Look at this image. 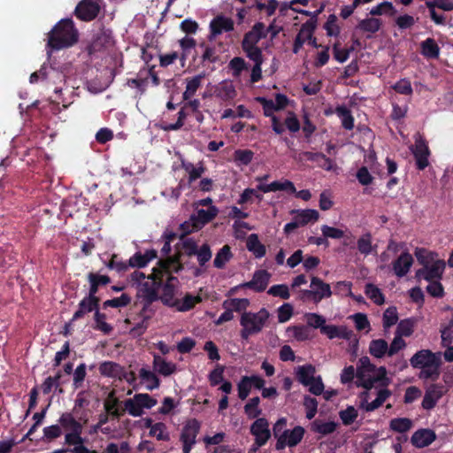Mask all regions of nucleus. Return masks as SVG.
Instances as JSON below:
<instances>
[{"mask_svg":"<svg viewBox=\"0 0 453 453\" xmlns=\"http://www.w3.org/2000/svg\"><path fill=\"white\" fill-rule=\"evenodd\" d=\"M180 256L169 257L166 259H161L157 266L153 268L152 273L147 279L137 286V296L142 299L145 304H150L157 300V289L162 285L165 274L169 273H178L182 269L179 261Z\"/></svg>","mask_w":453,"mask_h":453,"instance_id":"f257e3e1","label":"nucleus"},{"mask_svg":"<svg viewBox=\"0 0 453 453\" xmlns=\"http://www.w3.org/2000/svg\"><path fill=\"white\" fill-rule=\"evenodd\" d=\"M357 385L370 389L376 384L386 387L389 384L387 371L384 367H377L371 363L368 357L359 358L357 366Z\"/></svg>","mask_w":453,"mask_h":453,"instance_id":"f03ea898","label":"nucleus"},{"mask_svg":"<svg viewBox=\"0 0 453 453\" xmlns=\"http://www.w3.org/2000/svg\"><path fill=\"white\" fill-rule=\"evenodd\" d=\"M78 40V31L73 20H60L49 33L47 47L50 50H61L73 45Z\"/></svg>","mask_w":453,"mask_h":453,"instance_id":"7ed1b4c3","label":"nucleus"},{"mask_svg":"<svg viewBox=\"0 0 453 453\" xmlns=\"http://www.w3.org/2000/svg\"><path fill=\"white\" fill-rule=\"evenodd\" d=\"M269 319V312L262 308L257 312L244 311L242 313L241 337L247 340L250 335L260 333Z\"/></svg>","mask_w":453,"mask_h":453,"instance_id":"20e7f679","label":"nucleus"},{"mask_svg":"<svg viewBox=\"0 0 453 453\" xmlns=\"http://www.w3.org/2000/svg\"><path fill=\"white\" fill-rule=\"evenodd\" d=\"M189 219L180 225L183 234H188L195 231H198L208 222L212 220L219 213L216 206H209L206 209L197 208Z\"/></svg>","mask_w":453,"mask_h":453,"instance_id":"39448f33","label":"nucleus"},{"mask_svg":"<svg viewBox=\"0 0 453 453\" xmlns=\"http://www.w3.org/2000/svg\"><path fill=\"white\" fill-rule=\"evenodd\" d=\"M316 369L312 365H299L295 369V374L298 381L309 388V391L319 395L324 390V384L320 376H315Z\"/></svg>","mask_w":453,"mask_h":453,"instance_id":"423d86ee","label":"nucleus"},{"mask_svg":"<svg viewBox=\"0 0 453 453\" xmlns=\"http://www.w3.org/2000/svg\"><path fill=\"white\" fill-rule=\"evenodd\" d=\"M266 37L265 26L262 22H257L248 32L242 41V49L247 57L262 55V50L257 47V42Z\"/></svg>","mask_w":453,"mask_h":453,"instance_id":"0eeeda50","label":"nucleus"},{"mask_svg":"<svg viewBox=\"0 0 453 453\" xmlns=\"http://www.w3.org/2000/svg\"><path fill=\"white\" fill-rule=\"evenodd\" d=\"M290 213L293 215L292 221L284 226V232L287 234L298 227L315 223L319 219V211L314 209L292 210Z\"/></svg>","mask_w":453,"mask_h":453,"instance_id":"6e6552de","label":"nucleus"},{"mask_svg":"<svg viewBox=\"0 0 453 453\" xmlns=\"http://www.w3.org/2000/svg\"><path fill=\"white\" fill-rule=\"evenodd\" d=\"M103 0H82L75 8L76 16L85 21L94 19L99 13Z\"/></svg>","mask_w":453,"mask_h":453,"instance_id":"1a4fd4ad","label":"nucleus"},{"mask_svg":"<svg viewBox=\"0 0 453 453\" xmlns=\"http://www.w3.org/2000/svg\"><path fill=\"white\" fill-rule=\"evenodd\" d=\"M271 273H268L266 270H259L254 273L253 277L251 280L240 284L234 288H233L230 292L232 294L235 293L236 290L249 288H251L257 292L264 291L266 287L268 286V283L270 281Z\"/></svg>","mask_w":453,"mask_h":453,"instance_id":"9d476101","label":"nucleus"},{"mask_svg":"<svg viewBox=\"0 0 453 453\" xmlns=\"http://www.w3.org/2000/svg\"><path fill=\"white\" fill-rule=\"evenodd\" d=\"M310 288L311 289L305 290L303 295L311 296L315 303H319L322 299L328 298L332 296L330 285L318 277L311 278Z\"/></svg>","mask_w":453,"mask_h":453,"instance_id":"9b49d317","label":"nucleus"},{"mask_svg":"<svg viewBox=\"0 0 453 453\" xmlns=\"http://www.w3.org/2000/svg\"><path fill=\"white\" fill-rule=\"evenodd\" d=\"M445 266L446 264L444 260L435 258L431 263L423 266L422 269L418 270L417 272V277L426 280H441L443 275Z\"/></svg>","mask_w":453,"mask_h":453,"instance_id":"f8f14e48","label":"nucleus"},{"mask_svg":"<svg viewBox=\"0 0 453 453\" xmlns=\"http://www.w3.org/2000/svg\"><path fill=\"white\" fill-rule=\"evenodd\" d=\"M304 429L302 426H296L292 430H284L279 436L276 442L277 449H283L286 447H295L303 439Z\"/></svg>","mask_w":453,"mask_h":453,"instance_id":"ddd939ff","label":"nucleus"},{"mask_svg":"<svg viewBox=\"0 0 453 453\" xmlns=\"http://www.w3.org/2000/svg\"><path fill=\"white\" fill-rule=\"evenodd\" d=\"M250 432L255 437L256 447L253 450H257V448L265 445L271 436L269 430V423L264 418H257L250 426Z\"/></svg>","mask_w":453,"mask_h":453,"instance_id":"4468645a","label":"nucleus"},{"mask_svg":"<svg viewBox=\"0 0 453 453\" xmlns=\"http://www.w3.org/2000/svg\"><path fill=\"white\" fill-rule=\"evenodd\" d=\"M200 429V423L196 419L188 420L182 430L180 439L183 442V453H189L196 443V438Z\"/></svg>","mask_w":453,"mask_h":453,"instance_id":"2eb2a0df","label":"nucleus"},{"mask_svg":"<svg viewBox=\"0 0 453 453\" xmlns=\"http://www.w3.org/2000/svg\"><path fill=\"white\" fill-rule=\"evenodd\" d=\"M82 430L76 432H68L65 434V443L72 446L69 449L72 453H98L95 449H90L84 445L85 439L81 436Z\"/></svg>","mask_w":453,"mask_h":453,"instance_id":"dca6fc26","label":"nucleus"},{"mask_svg":"<svg viewBox=\"0 0 453 453\" xmlns=\"http://www.w3.org/2000/svg\"><path fill=\"white\" fill-rule=\"evenodd\" d=\"M171 273H172L165 274V277H166V282L163 285L162 295L160 296L161 301L170 307L174 305L176 300L175 295L180 284L179 280L176 277L172 276Z\"/></svg>","mask_w":453,"mask_h":453,"instance_id":"f3484780","label":"nucleus"},{"mask_svg":"<svg viewBox=\"0 0 453 453\" xmlns=\"http://www.w3.org/2000/svg\"><path fill=\"white\" fill-rule=\"evenodd\" d=\"M441 361V353H434L429 349H421L416 352L410 359L413 368H421Z\"/></svg>","mask_w":453,"mask_h":453,"instance_id":"a211bd4d","label":"nucleus"},{"mask_svg":"<svg viewBox=\"0 0 453 453\" xmlns=\"http://www.w3.org/2000/svg\"><path fill=\"white\" fill-rule=\"evenodd\" d=\"M411 151L416 159L417 167L419 170L425 169L429 164V150L425 140L421 136L418 135L416 137L415 145L411 148Z\"/></svg>","mask_w":453,"mask_h":453,"instance_id":"6ab92c4d","label":"nucleus"},{"mask_svg":"<svg viewBox=\"0 0 453 453\" xmlns=\"http://www.w3.org/2000/svg\"><path fill=\"white\" fill-rule=\"evenodd\" d=\"M234 29V21L225 16H217L210 23V40H213L223 32H229Z\"/></svg>","mask_w":453,"mask_h":453,"instance_id":"aec40b11","label":"nucleus"},{"mask_svg":"<svg viewBox=\"0 0 453 453\" xmlns=\"http://www.w3.org/2000/svg\"><path fill=\"white\" fill-rule=\"evenodd\" d=\"M390 395L391 392L388 389L382 388L378 391L377 397L373 401L368 402V392L365 391L362 394L360 407L366 411H373L381 406L382 403L390 396Z\"/></svg>","mask_w":453,"mask_h":453,"instance_id":"412c9836","label":"nucleus"},{"mask_svg":"<svg viewBox=\"0 0 453 453\" xmlns=\"http://www.w3.org/2000/svg\"><path fill=\"white\" fill-rule=\"evenodd\" d=\"M314 29V21L309 20L302 25L294 42V53L296 54L297 52H299L303 45L305 42H310V40H311V35H313Z\"/></svg>","mask_w":453,"mask_h":453,"instance_id":"4be33fe9","label":"nucleus"},{"mask_svg":"<svg viewBox=\"0 0 453 453\" xmlns=\"http://www.w3.org/2000/svg\"><path fill=\"white\" fill-rule=\"evenodd\" d=\"M321 334H326L329 339L342 338L351 340L354 338L355 342L357 343V340L354 337L353 331L348 329L346 326L325 325V326L322 327Z\"/></svg>","mask_w":453,"mask_h":453,"instance_id":"5701e85b","label":"nucleus"},{"mask_svg":"<svg viewBox=\"0 0 453 453\" xmlns=\"http://www.w3.org/2000/svg\"><path fill=\"white\" fill-rule=\"evenodd\" d=\"M98 305V298L96 295H91V292L88 293V296L83 298L79 303V309L76 311L73 316L72 320H76L83 317L86 313L92 311L96 309Z\"/></svg>","mask_w":453,"mask_h":453,"instance_id":"b1692460","label":"nucleus"},{"mask_svg":"<svg viewBox=\"0 0 453 453\" xmlns=\"http://www.w3.org/2000/svg\"><path fill=\"white\" fill-rule=\"evenodd\" d=\"M442 388L439 385H432L430 386L425 393L423 401H422V407L425 410H431L433 409L437 402L440 400V398L442 396Z\"/></svg>","mask_w":453,"mask_h":453,"instance_id":"393cba45","label":"nucleus"},{"mask_svg":"<svg viewBox=\"0 0 453 453\" xmlns=\"http://www.w3.org/2000/svg\"><path fill=\"white\" fill-rule=\"evenodd\" d=\"M153 369L158 374L167 377L176 372V365L173 362L167 361L157 354H154Z\"/></svg>","mask_w":453,"mask_h":453,"instance_id":"a878e982","label":"nucleus"},{"mask_svg":"<svg viewBox=\"0 0 453 453\" xmlns=\"http://www.w3.org/2000/svg\"><path fill=\"white\" fill-rule=\"evenodd\" d=\"M436 438L434 432L431 429H419L411 436V442L417 448H424L430 445Z\"/></svg>","mask_w":453,"mask_h":453,"instance_id":"bb28decb","label":"nucleus"},{"mask_svg":"<svg viewBox=\"0 0 453 453\" xmlns=\"http://www.w3.org/2000/svg\"><path fill=\"white\" fill-rule=\"evenodd\" d=\"M119 398L117 396V390H111L104 402V408L111 417L119 418L123 414V410L119 409Z\"/></svg>","mask_w":453,"mask_h":453,"instance_id":"cd10ccee","label":"nucleus"},{"mask_svg":"<svg viewBox=\"0 0 453 453\" xmlns=\"http://www.w3.org/2000/svg\"><path fill=\"white\" fill-rule=\"evenodd\" d=\"M139 377L145 388L150 391L157 388L160 385V380L157 378L156 372H152L146 367H142L139 370Z\"/></svg>","mask_w":453,"mask_h":453,"instance_id":"c85d7f7f","label":"nucleus"},{"mask_svg":"<svg viewBox=\"0 0 453 453\" xmlns=\"http://www.w3.org/2000/svg\"><path fill=\"white\" fill-rule=\"evenodd\" d=\"M123 366L112 361H104L99 365V372L105 377L119 380L123 375Z\"/></svg>","mask_w":453,"mask_h":453,"instance_id":"c756f323","label":"nucleus"},{"mask_svg":"<svg viewBox=\"0 0 453 453\" xmlns=\"http://www.w3.org/2000/svg\"><path fill=\"white\" fill-rule=\"evenodd\" d=\"M358 251L364 256L377 253V245L372 243V237L370 233L363 234L357 242Z\"/></svg>","mask_w":453,"mask_h":453,"instance_id":"7c9ffc66","label":"nucleus"},{"mask_svg":"<svg viewBox=\"0 0 453 453\" xmlns=\"http://www.w3.org/2000/svg\"><path fill=\"white\" fill-rule=\"evenodd\" d=\"M214 95L222 101H230L236 96V90L231 82L223 81L215 88Z\"/></svg>","mask_w":453,"mask_h":453,"instance_id":"2f4dec72","label":"nucleus"},{"mask_svg":"<svg viewBox=\"0 0 453 453\" xmlns=\"http://www.w3.org/2000/svg\"><path fill=\"white\" fill-rule=\"evenodd\" d=\"M202 298L198 295L187 294L181 299L175 300L174 307L179 311H187L191 310L196 304L199 303Z\"/></svg>","mask_w":453,"mask_h":453,"instance_id":"473e14b6","label":"nucleus"},{"mask_svg":"<svg viewBox=\"0 0 453 453\" xmlns=\"http://www.w3.org/2000/svg\"><path fill=\"white\" fill-rule=\"evenodd\" d=\"M413 263V258L411 254L405 252L403 253L397 260L394 263L393 268L395 273L398 277L404 276L410 270Z\"/></svg>","mask_w":453,"mask_h":453,"instance_id":"72a5a7b5","label":"nucleus"},{"mask_svg":"<svg viewBox=\"0 0 453 453\" xmlns=\"http://www.w3.org/2000/svg\"><path fill=\"white\" fill-rule=\"evenodd\" d=\"M204 77L205 73H203L186 79V89L183 92V98L185 100L190 99L193 96H195L197 89L201 87Z\"/></svg>","mask_w":453,"mask_h":453,"instance_id":"f704fd0d","label":"nucleus"},{"mask_svg":"<svg viewBox=\"0 0 453 453\" xmlns=\"http://www.w3.org/2000/svg\"><path fill=\"white\" fill-rule=\"evenodd\" d=\"M157 251L154 250H149L144 254L135 253L128 260V265L131 267H144L152 259L156 258Z\"/></svg>","mask_w":453,"mask_h":453,"instance_id":"c9c22d12","label":"nucleus"},{"mask_svg":"<svg viewBox=\"0 0 453 453\" xmlns=\"http://www.w3.org/2000/svg\"><path fill=\"white\" fill-rule=\"evenodd\" d=\"M246 245L249 251L252 252L257 258L263 257L266 253L265 246L259 241L256 234L248 237Z\"/></svg>","mask_w":453,"mask_h":453,"instance_id":"e433bc0d","label":"nucleus"},{"mask_svg":"<svg viewBox=\"0 0 453 453\" xmlns=\"http://www.w3.org/2000/svg\"><path fill=\"white\" fill-rule=\"evenodd\" d=\"M58 421L61 427H63L66 431V433L83 430L82 425L79 421H77L73 415L70 412L63 413L60 416Z\"/></svg>","mask_w":453,"mask_h":453,"instance_id":"4c0bfd02","label":"nucleus"},{"mask_svg":"<svg viewBox=\"0 0 453 453\" xmlns=\"http://www.w3.org/2000/svg\"><path fill=\"white\" fill-rule=\"evenodd\" d=\"M388 344L383 339L372 340L369 344V353L376 357L381 358L386 354L388 355Z\"/></svg>","mask_w":453,"mask_h":453,"instance_id":"58836bf2","label":"nucleus"},{"mask_svg":"<svg viewBox=\"0 0 453 453\" xmlns=\"http://www.w3.org/2000/svg\"><path fill=\"white\" fill-rule=\"evenodd\" d=\"M248 298H230L223 302V308H227L232 311L244 312L250 306Z\"/></svg>","mask_w":453,"mask_h":453,"instance_id":"ea45409f","label":"nucleus"},{"mask_svg":"<svg viewBox=\"0 0 453 453\" xmlns=\"http://www.w3.org/2000/svg\"><path fill=\"white\" fill-rule=\"evenodd\" d=\"M233 257L231 249L228 245L223 246L216 254L213 265L218 269H223Z\"/></svg>","mask_w":453,"mask_h":453,"instance_id":"a19ab883","label":"nucleus"},{"mask_svg":"<svg viewBox=\"0 0 453 453\" xmlns=\"http://www.w3.org/2000/svg\"><path fill=\"white\" fill-rule=\"evenodd\" d=\"M181 166L188 174L189 182H193L196 179L200 178L205 170L202 163H199L198 165H195L190 162L182 161Z\"/></svg>","mask_w":453,"mask_h":453,"instance_id":"79ce46f5","label":"nucleus"},{"mask_svg":"<svg viewBox=\"0 0 453 453\" xmlns=\"http://www.w3.org/2000/svg\"><path fill=\"white\" fill-rule=\"evenodd\" d=\"M421 52L428 58H437L440 54V48L432 38H427L421 42Z\"/></svg>","mask_w":453,"mask_h":453,"instance_id":"37998d69","label":"nucleus"},{"mask_svg":"<svg viewBox=\"0 0 453 453\" xmlns=\"http://www.w3.org/2000/svg\"><path fill=\"white\" fill-rule=\"evenodd\" d=\"M440 365L441 361H438L436 363H434L432 365H429L427 366H423L420 369V372L418 374V377L423 380H435L438 379L440 375Z\"/></svg>","mask_w":453,"mask_h":453,"instance_id":"c03bdc74","label":"nucleus"},{"mask_svg":"<svg viewBox=\"0 0 453 453\" xmlns=\"http://www.w3.org/2000/svg\"><path fill=\"white\" fill-rule=\"evenodd\" d=\"M382 22L377 18H367L361 20L358 28L365 33L374 34L380 29Z\"/></svg>","mask_w":453,"mask_h":453,"instance_id":"a18cd8bd","label":"nucleus"},{"mask_svg":"<svg viewBox=\"0 0 453 453\" xmlns=\"http://www.w3.org/2000/svg\"><path fill=\"white\" fill-rule=\"evenodd\" d=\"M312 430L321 435L330 434L336 429V423L334 421L315 420L311 425Z\"/></svg>","mask_w":453,"mask_h":453,"instance_id":"49530a36","label":"nucleus"},{"mask_svg":"<svg viewBox=\"0 0 453 453\" xmlns=\"http://www.w3.org/2000/svg\"><path fill=\"white\" fill-rule=\"evenodd\" d=\"M335 112L340 118L342 127L345 129L351 130L354 127V119L345 106H339L336 108Z\"/></svg>","mask_w":453,"mask_h":453,"instance_id":"de8ad7c7","label":"nucleus"},{"mask_svg":"<svg viewBox=\"0 0 453 453\" xmlns=\"http://www.w3.org/2000/svg\"><path fill=\"white\" fill-rule=\"evenodd\" d=\"M395 13H396V9L393 5V4L388 1H384V2L377 4L376 6H373L370 11V14L372 16L383 15V14L394 16Z\"/></svg>","mask_w":453,"mask_h":453,"instance_id":"09e8293b","label":"nucleus"},{"mask_svg":"<svg viewBox=\"0 0 453 453\" xmlns=\"http://www.w3.org/2000/svg\"><path fill=\"white\" fill-rule=\"evenodd\" d=\"M88 281L90 283L89 292L91 295H96L100 285H106L110 282V278L106 275H99L90 273L88 275Z\"/></svg>","mask_w":453,"mask_h":453,"instance_id":"8fccbe9b","label":"nucleus"},{"mask_svg":"<svg viewBox=\"0 0 453 453\" xmlns=\"http://www.w3.org/2000/svg\"><path fill=\"white\" fill-rule=\"evenodd\" d=\"M398 321V312L395 306L386 309L383 313L382 324L385 330H388Z\"/></svg>","mask_w":453,"mask_h":453,"instance_id":"3c124183","label":"nucleus"},{"mask_svg":"<svg viewBox=\"0 0 453 453\" xmlns=\"http://www.w3.org/2000/svg\"><path fill=\"white\" fill-rule=\"evenodd\" d=\"M415 322L413 319H406L401 320L396 327L395 334L400 337L411 336L414 330Z\"/></svg>","mask_w":453,"mask_h":453,"instance_id":"603ef678","label":"nucleus"},{"mask_svg":"<svg viewBox=\"0 0 453 453\" xmlns=\"http://www.w3.org/2000/svg\"><path fill=\"white\" fill-rule=\"evenodd\" d=\"M441 343L443 346H449L453 340V310L449 323L441 326Z\"/></svg>","mask_w":453,"mask_h":453,"instance_id":"864d4df0","label":"nucleus"},{"mask_svg":"<svg viewBox=\"0 0 453 453\" xmlns=\"http://www.w3.org/2000/svg\"><path fill=\"white\" fill-rule=\"evenodd\" d=\"M135 402L140 405L141 409L142 411L150 410L157 405V399L150 396L149 394L146 393H139L134 395Z\"/></svg>","mask_w":453,"mask_h":453,"instance_id":"5fc2aeb1","label":"nucleus"},{"mask_svg":"<svg viewBox=\"0 0 453 453\" xmlns=\"http://www.w3.org/2000/svg\"><path fill=\"white\" fill-rule=\"evenodd\" d=\"M126 411L130 416L138 418L142 417L144 413V411H142L140 407V405L135 402L134 395L132 398H128L124 402V410Z\"/></svg>","mask_w":453,"mask_h":453,"instance_id":"6e6d98bb","label":"nucleus"},{"mask_svg":"<svg viewBox=\"0 0 453 453\" xmlns=\"http://www.w3.org/2000/svg\"><path fill=\"white\" fill-rule=\"evenodd\" d=\"M390 428L398 433H404L412 426V421L407 418H394L390 421Z\"/></svg>","mask_w":453,"mask_h":453,"instance_id":"4d7b16f0","label":"nucleus"},{"mask_svg":"<svg viewBox=\"0 0 453 453\" xmlns=\"http://www.w3.org/2000/svg\"><path fill=\"white\" fill-rule=\"evenodd\" d=\"M254 62V66L251 70L250 81L252 83L257 82L262 78L261 65L263 64V55H257V57H248Z\"/></svg>","mask_w":453,"mask_h":453,"instance_id":"13d9d810","label":"nucleus"},{"mask_svg":"<svg viewBox=\"0 0 453 453\" xmlns=\"http://www.w3.org/2000/svg\"><path fill=\"white\" fill-rule=\"evenodd\" d=\"M365 295L376 304L381 305L385 302L380 289L373 284H367L365 286Z\"/></svg>","mask_w":453,"mask_h":453,"instance_id":"bf43d9fd","label":"nucleus"},{"mask_svg":"<svg viewBox=\"0 0 453 453\" xmlns=\"http://www.w3.org/2000/svg\"><path fill=\"white\" fill-rule=\"evenodd\" d=\"M259 403V397L256 396L251 398L244 406L245 413L250 418H255L261 414V410L258 406Z\"/></svg>","mask_w":453,"mask_h":453,"instance_id":"052dcab7","label":"nucleus"},{"mask_svg":"<svg viewBox=\"0 0 453 453\" xmlns=\"http://www.w3.org/2000/svg\"><path fill=\"white\" fill-rule=\"evenodd\" d=\"M288 333L290 336L299 342L305 341L310 338V330L304 326L288 327Z\"/></svg>","mask_w":453,"mask_h":453,"instance_id":"680f3d73","label":"nucleus"},{"mask_svg":"<svg viewBox=\"0 0 453 453\" xmlns=\"http://www.w3.org/2000/svg\"><path fill=\"white\" fill-rule=\"evenodd\" d=\"M354 323L355 326L358 331L365 330L369 332L371 330V325L365 313H356L349 317Z\"/></svg>","mask_w":453,"mask_h":453,"instance_id":"e2e57ef3","label":"nucleus"},{"mask_svg":"<svg viewBox=\"0 0 453 453\" xmlns=\"http://www.w3.org/2000/svg\"><path fill=\"white\" fill-rule=\"evenodd\" d=\"M324 29L329 36H337L340 34V27L337 24V17L334 14L328 16L324 25Z\"/></svg>","mask_w":453,"mask_h":453,"instance_id":"0e129e2a","label":"nucleus"},{"mask_svg":"<svg viewBox=\"0 0 453 453\" xmlns=\"http://www.w3.org/2000/svg\"><path fill=\"white\" fill-rule=\"evenodd\" d=\"M150 434L160 441L169 440V434L166 430V426L161 422L154 424L151 430H150Z\"/></svg>","mask_w":453,"mask_h":453,"instance_id":"69168bd1","label":"nucleus"},{"mask_svg":"<svg viewBox=\"0 0 453 453\" xmlns=\"http://www.w3.org/2000/svg\"><path fill=\"white\" fill-rule=\"evenodd\" d=\"M255 6L258 11L265 12L267 16H272L274 14L276 9L278 8L279 2L277 0L257 2Z\"/></svg>","mask_w":453,"mask_h":453,"instance_id":"338daca9","label":"nucleus"},{"mask_svg":"<svg viewBox=\"0 0 453 453\" xmlns=\"http://www.w3.org/2000/svg\"><path fill=\"white\" fill-rule=\"evenodd\" d=\"M267 293L268 295L278 296L285 300L290 297L289 288L286 284L273 285L268 289Z\"/></svg>","mask_w":453,"mask_h":453,"instance_id":"774afa93","label":"nucleus"}]
</instances>
